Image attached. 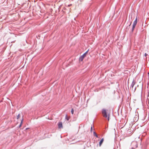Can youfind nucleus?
Returning <instances> with one entry per match:
<instances>
[{"instance_id":"1a4fd4ad","label":"nucleus","mask_w":149,"mask_h":149,"mask_svg":"<svg viewBox=\"0 0 149 149\" xmlns=\"http://www.w3.org/2000/svg\"><path fill=\"white\" fill-rule=\"evenodd\" d=\"M109 113L108 114V121H109Z\"/></svg>"},{"instance_id":"dca6fc26","label":"nucleus","mask_w":149,"mask_h":149,"mask_svg":"<svg viewBox=\"0 0 149 149\" xmlns=\"http://www.w3.org/2000/svg\"><path fill=\"white\" fill-rule=\"evenodd\" d=\"M147 55V54H146V53H145V56H146Z\"/></svg>"},{"instance_id":"f8f14e48","label":"nucleus","mask_w":149,"mask_h":149,"mask_svg":"<svg viewBox=\"0 0 149 149\" xmlns=\"http://www.w3.org/2000/svg\"><path fill=\"white\" fill-rule=\"evenodd\" d=\"M92 131H93V127H92V125L91 127V132H92Z\"/></svg>"},{"instance_id":"9d476101","label":"nucleus","mask_w":149,"mask_h":149,"mask_svg":"<svg viewBox=\"0 0 149 149\" xmlns=\"http://www.w3.org/2000/svg\"><path fill=\"white\" fill-rule=\"evenodd\" d=\"M71 113L72 114H73V113H74V110H73V109H71Z\"/></svg>"},{"instance_id":"2eb2a0df","label":"nucleus","mask_w":149,"mask_h":149,"mask_svg":"<svg viewBox=\"0 0 149 149\" xmlns=\"http://www.w3.org/2000/svg\"><path fill=\"white\" fill-rule=\"evenodd\" d=\"M88 51H87V52H86L85 53L86 54H87L88 52Z\"/></svg>"},{"instance_id":"0eeeda50","label":"nucleus","mask_w":149,"mask_h":149,"mask_svg":"<svg viewBox=\"0 0 149 149\" xmlns=\"http://www.w3.org/2000/svg\"><path fill=\"white\" fill-rule=\"evenodd\" d=\"M20 114H19L17 116V119H18L20 117Z\"/></svg>"},{"instance_id":"9b49d317","label":"nucleus","mask_w":149,"mask_h":149,"mask_svg":"<svg viewBox=\"0 0 149 149\" xmlns=\"http://www.w3.org/2000/svg\"><path fill=\"white\" fill-rule=\"evenodd\" d=\"M23 119H22V121H21V124L19 125V127H20L21 126V125H22V121H23Z\"/></svg>"},{"instance_id":"6e6552de","label":"nucleus","mask_w":149,"mask_h":149,"mask_svg":"<svg viewBox=\"0 0 149 149\" xmlns=\"http://www.w3.org/2000/svg\"><path fill=\"white\" fill-rule=\"evenodd\" d=\"M137 22H136L135 21H134V23H133V24L134 25H136V24H137Z\"/></svg>"},{"instance_id":"f03ea898","label":"nucleus","mask_w":149,"mask_h":149,"mask_svg":"<svg viewBox=\"0 0 149 149\" xmlns=\"http://www.w3.org/2000/svg\"><path fill=\"white\" fill-rule=\"evenodd\" d=\"M58 127L59 128H63L62 123L61 122H59L58 123Z\"/></svg>"},{"instance_id":"7ed1b4c3","label":"nucleus","mask_w":149,"mask_h":149,"mask_svg":"<svg viewBox=\"0 0 149 149\" xmlns=\"http://www.w3.org/2000/svg\"><path fill=\"white\" fill-rule=\"evenodd\" d=\"M104 140L103 138H102L99 142V146H100L103 143Z\"/></svg>"},{"instance_id":"ddd939ff","label":"nucleus","mask_w":149,"mask_h":149,"mask_svg":"<svg viewBox=\"0 0 149 149\" xmlns=\"http://www.w3.org/2000/svg\"><path fill=\"white\" fill-rule=\"evenodd\" d=\"M134 21H135L136 22H137V17H136L135 20Z\"/></svg>"},{"instance_id":"f3484780","label":"nucleus","mask_w":149,"mask_h":149,"mask_svg":"<svg viewBox=\"0 0 149 149\" xmlns=\"http://www.w3.org/2000/svg\"><path fill=\"white\" fill-rule=\"evenodd\" d=\"M84 54H85V55L86 56V54L85 53H84Z\"/></svg>"},{"instance_id":"20e7f679","label":"nucleus","mask_w":149,"mask_h":149,"mask_svg":"<svg viewBox=\"0 0 149 149\" xmlns=\"http://www.w3.org/2000/svg\"><path fill=\"white\" fill-rule=\"evenodd\" d=\"M84 58V57H83L82 56H81L79 58V61H82Z\"/></svg>"},{"instance_id":"39448f33","label":"nucleus","mask_w":149,"mask_h":149,"mask_svg":"<svg viewBox=\"0 0 149 149\" xmlns=\"http://www.w3.org/2000/svg\"><path fill=\"white\" fill-rule=\"evenodd\" d=\"M93 133L94 136H95L96 137H98V136L95 132H93Z\"/></svg>"},{"instance_id":"4468645a","label":"nucleus","mask_w":149,"mask_h":149,"mask_svg":"<svg viewBox=\"0 0 149 149\" xmlns=\"http://www.w3.org/2000/svg\"><path fill=\"white\" fill-rule=\"evenodd\" d=\"M83 57H84V58L86 56L84 54L82 55Z\"/></svg>"},{"instance_id":"f257e3e1","label":"nucleus","mask_w":149,"mask_h":149,"mask_svg":"<svg viewBox=\"0 0 149 149\" xmlns=\"http://www.w3.org/2000/svg\"><path fill=\"white\" fill-rule=\"evenodd\" d=\"M107 111L108 112H109L108 110H107L105 109H103L102 110V113L103 116L105 118H107V117L108 115L107 114Z\"/></svg>"},{"instance_id":"423d86ee","label":"nucleus","mask_w":149,"mask_h":149,"mask_svg":"<svg viewBox=\"0 0 149 149\" xmlns=\"http://www.w3.org/2000/svg\"><path fill=\"white\" fill-rule=\"evenodd\" d=\"M136 25H133V26H132V31H133L134 30V28L135 27V26Z\"/></svg>"}]
</instances>
